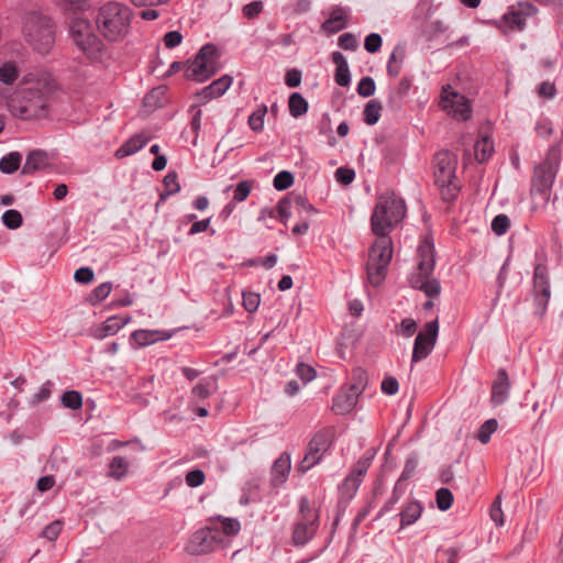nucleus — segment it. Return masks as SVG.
Here are the masks:
<instances>
[{
  "label": "nucleus",
  "instance_id": "nucleus-42",
  "mask_svg": "<svg viewBox=\"0 0 563 563\" xmlns=\"http://www.w3.org/2000/svg\"><path fill=\"white\" fill-rule=\"evenodd\" d=\"M217 528L220 530L222 537L223 534L231 537L235 536L240 531L241 526L236 519L224 518L221 520L220 527Z\"/></svg>",
  "mask_w": 563,
  "mask_h": 563
},
{
  "label": "nucleus",
  "instance_id": "nucleus-5",
  "mask_svg": "<svg viewBox=\"0 0 563 563\" xmlns=\"http://www.w3.org/2000/svg\"><path fill=\"white\" fill-rule=\"evenodd\" d=\"M418 264L409 277L412 288L423 291L428 297H437L441 291L438 279L432 276L434 269V247L428 240H423L417 252Z\"/></svg>",
  "mask_w": 563,
  "mask_h": 563
},
{
  "label": "nucleus",
  "instance_id": "nucleus-55",
  "mask_svg": "<svg viewBox=\"0 0 563 563\" xmlns=\"http://www.w3.org/2000/svg\"><path fill=\"white\" fill-rule=\"evenodd\" d=\"M416 331L417 323L411 318H405L399 324L398 333L405 338L412 336L416 333Z\"/></svg>",
  "mask_w": 563,
  "mask_h": 563
},
{
  "label": "nucleus",
  "instance_id": "nucleus-12",
  "mask_svg": "<svg viewBox=\"0 0 563 563\" xmlns=\"http://www.w3.org/2000/svg\"><path fill=\"white\" fill-rule=\"evenodd\" d=\"M439 106L449 115L461 121L468 120L472 114L470 100L453 90L450 85L442 88Z\"/></svg>",
  "mask_w": 563,
  "mask_h": 563
},
{
  "label": "nucleus",
  "instance_id": "nucleus-57",
  "mask_svg": "<svg viewBox=\"0 0 563 563\" xmlns=\"http://www.w3.org/2000/svg\"><path fill=\"white\" fill-rule=\"evenodd\" d=\"M398 55H400L401 57L402 51L399 48H395L387 64V73L393 77L398 76L400 73V65L397 63Z\"/></svg>",
  "mask_w": 563,
  "mask_h": 563
},
{
  "label": "nucleus",
  "instance_id": "nucleus-35",
  "mask_svg": "<svg viewBox=\"0 0 563 563\" xmlns=\"http://www.w3.org/2000/svg\"><path fill=\"white\" fill-rule=\"evenodd\" d=\"M367 385V374L362 368H355L352 373V383L349 386L354 393L361 395Z\"/></svg>",
  "mask_w": 563,
  "mask_h": 563
},
{
  "label": "nucleus",
  "instance_id": "nucleus-41",
  "mask_svg": "<svg viewBox=\"0 0 563 563\" xmlns=\"http://www.w3.org/2000/svg\"><path fill=\"white\" fill-rule=\"evenodd\" d=\"M496 429H497V421L495 419H489V420L485 421L479 428L478 435H477L478 440L483 444L488 443L490 440V435L496 431Z\"/></svg>",
  "mask_w": 563,
  "mask_h": 563
},
{
  "label": "nucleus",
  "instance_id": "nucleus-50",
  "mask_svg": "<svg viewBox=\"0 0 563 563\" xmlns=\"http://www.w3.org/2000/svg\"><path fill=\"white\" fill-rule=\"evenodd\" d=\"M453 503V495L448 488H440L437 492V505L441 510H448Z\"/></svg>",
  "mask_w": 563,
  "mask_h": 563
},
{
  "label": "nucleus",
  "instance_id": "nucleus-37",
  "mask_svg": "<svg viewBox=\"0 0 563 563\" xmlns=\"http://www.w3.org/2000/svg\"><path fill=\"white\" fill-rule=\"evenodd\" d=\"M111 290V283H102L92 290V292L89 295L88 300L91 305H97L103 299H106L110 295Z\"/></svg>",
  "mask_w": 563,
  "mask_h": 563
},
{
  "label": "nucleus",
  "instance_id": "nucleus-47",
  "mask_svg": "<svg viewBox=\"0 0 563 563\" xmlns=\"http://www.w3.org/2000/svg\"><path fill=\"white\" fill-rule=\"evenodd\" d=\"M260 303L261 296L258 294L252 291H243V307L247 312H255Z\"/></svg>",
  "mask_w": 563,
  "mask_h": 563
},
{
  "label": "nucleus",
  "instance_id": "nucleus-9",
  "mask_svg": "<svg viewBox=\"0 0 563 563\" xmlns=\"http://www.w3.org/2000/svg\"><path fill=\"white\" fill-rule=\"evenodd\" d=\"M319 526V512L310 507L307 498L299 501V517L294 526L292 541L295 545L306 544L314 536Z\"/></svg>",
  "mask_w": 563,
  "mask_h": 563
},
{
  "label": "nucleus",
  "instance_id": "nucleus-60",
  "mask_svg": "<svg viewBox=\"0 0 563 563\" xmlns=\"http://www.w3.org/2000/svg\"><path fill=\"white\" fill-rule=\"evenodd\" d=\"M93 271L89 267H80L75 272L74 278L77 283L89 284L93 280Z\"/></svg>",
  "mask_w": 563,
  "mask_h": 563
},
{
  "label": "nucleus",
  "instance_id": "nucleus-30",
  "mask_svg": "<svg viewBox=\"0 0 563 563\" xmlns=\"http://www.w3.org/2000/svg\"><path fill=\"white\" fill-rule=\"evenodd\" d=\"M288 108L294 118H299L307 113L308 102L299 92H294L289 97Z\"/></svg>",
  "mask_w": 563,
  "mask_h": 563
},
{
  "label": "nucleus",
  "instance_id": "nucleus-48",
  "mask_svg": "<svg viewBox=\"0 0 563 563\" xmlns=\"http://www.w3.org/2000/svg\"><path fill=\"white\" fill-rule=\"evenodd\" d=\"M510 227V220L506 214H498L492 221V230L497 235L505 234Z\"/></svg>",
  "mask_w": 563,
  "mask_h": 563
},
{
  "label": "nucleus",
  "instance_id": "nucleus-25",
  "mask_svg": "<svg viewBox=\"0 0 563 563\" xmlns=\"http://www.w3.org/2000/svg\"><path fill=\"white\" fill-rule=\"evenodd\" d=\"M169 338V334H165L158 330H136L131 334V339L139 346H146L157 341L167 340Z\"/></svg>",
  "mask_w": 563,
  "mask_h": 563
},
{
  "label": "nucleus",
  "instance_id": "nucleus-11",
  "mask_svg": "<svg viewBox=\"0 0 563 563\" xmlns=\"http://www.w3.org/2000/svg\"><path fill=\"white\" fill-rule=\"evenodd\" d=\"M331 437L332 430L330 428L319 430L314 433L308 443L307 452L302 461L297 466V472L303 474L321 461L323 454L331 445Z\"/></svg>",
  "mask_w": 563,
  "mask_h": 563
},
{
  "label": "nucleus",
  "instance_id": "nucleus-24",
  "mask_svg": "<svg viewBox=\"0 0 563 563\" xmlns=\"http://www.w3.org/2000/svg\"><path fill=\"white\" fill-rule=\"evenodd\" d=\"M151 140L145 133L136 134L130 137L123 145L115 151V157L123 158L142 150Z\"/></svg>",
  "mask_w": 563,
  "mask_h": 563
},
{
  "label": "nucleus",
  "instance_id": "nucleus-62",
  "mask_svg": "<svg viewBox=\"0 0 563 563\" xmlns=\"http://www.w3.org/2000/svg\"><path fill=\"white\" fill-rule=\"evenodd\" d=\"M163 41L167 48H174L181 43L183 35L178 31H170L164 35Z\"/></svg>",
  "mask_w": 563,
  "mask_h": 563
},
{
  "label": "nucleus",
  "instance_id": "nucleus-45",
  "mask_svg": "<svg viewBox=\"0 0 563 563\" xmlns=\"http://www.w3.org/2000/svg\"><path fill=\"white\" fill-rule=\"evenodd\" d=\"M164 186L166 194H162L161 198L164 199L166 196L174 195L180 190V185L177 180V174L174 172L168 173L164 177Z\"/></svg>",
  "mask_w": 563,
  "mask_h": 563
},
{
  "label": "nucleus",
  "instance_id": "nucleus-31",
  "mask_svg": "<svg viewBox=\"0 0 563 563\" xmlns=\"http://www.w3.org/2000/svg\"><path fill=\"white\" fill-rule=\"evenodd\" d=\"M22 155L19 152H10L0 159V170L3 174H12L19 169Z\"/></svg>",
  "mask_w": 563,
  "mask_h": 563
},
{
  "label": "nucleus",
  "instance_id": "nucleus-26",
  "mask_svg": "<svg viewBox=\"0 0 563 563\" xmlns=\"http://www.w3.org/2000/svg\"><path fill=\"white\" fill-rule=\"evenodd\" d=\"M332 62L336 66L335 82L341 87H347L350 85L351 79L349 65L345 57L343 56L342 53L334 52L332 53Z\"/></svg>",
  "mask_w": 563,
  "mask_h": 563
},
{
  "label": "nucleus",
  "instance_id": "nucleus-14",
  "mask_svg": "<svg viewBox=\"0 0 563 563\" xmlns=\"http://www.w3.org/2000/svg\"><path fill=\"white\" fill-rule=\"evenodd\" d=\"M457 158L449 151H441L434 157V180L441 188L456 189L454 184Z\"/></svg>",
  "mask_w": 563,
  "mask_h": 563
},
{
  "label": "nucleus",
  "instance_id": "nucleus-28",
  "mask_svg": "<svg viewBox=\"0 0 563 563\" xmlns=\"http://www.w3.org/2000/svg\"><path fill=\"white\" fill-rule=\"evenodd\" d=\"M422 507L417 501H411L406 505V507L400 512V521L401 528L412 525L416 522L421 516Z\"/></svg>",
  "mask_w": 563,
  "mask_h": 563
},
{
  "label": "nucleus",
  "instance_id": "nucleus-29",
  "mask_svg": "<svg viewBox=\"0 0 563 563\" xmlns=\"http://www.w3.org/2000/svg\"><path fill=\"white\" fill-rule=\"evenodd\" d=\"M129 462L122 456H114L109 464L108 475L117 481H121L128 473Z\"/></svg>",
  "mask_w": 563,
  "mask_h": 563
},
{
  "label": "nucleus",
  "instance_id": "nucleus-2",
  "mask_svg": "<svg viewBox=\"0 0 563 563\" xmlns=\"http://www.w3.org/2000/svg\"><path fill=\"white\" fill-rule=\"evenodd\" d=\"M133 11L122 2L109 1L101 5L96 15L99 34L108 42H122L131 32Z\"/></svg>",
  "mask_w": 563,
  "mask_h": 563
},
{
  "label": "nucleus",
  "instance_id": "nucleus-19",
  "mask_svg": "<svg viewBox=\"0 0 563 563\" xmlns=\"http://www.w3.org/2000/svg\"><path fill=\"white\" fill-rule=\"evenodd\" d=\"M510 383L505 369H500L492 386V402L494 406L503 405L509 395Z\"/></svg>",
  "mask_w": 563,
  "mask_h": 563
},
{
  "label": "nucleus",
  "instance_id": "nucleus-21",
  "mask_svg": "<svg viewBox=\"0 0 563 563\" xmlns=\"http://www.w3.org/2000/svg\"><path fill=\"white\" fill-rule=\"evenodd\" d=\"M48 164L47 153L42 150H34L26 156L25 163L22 167V174L32 175L37 170L46 168Z\"/></svg>",
  "mask_w": 563,
  "mask_h": 563
},
{
  "label": "nucleus",
  "instance_id": "nucleus-27",
  "mask_svg": "<svg viewBox=\"0 0 563 563\" xmlns=\"http://www.w3.org/2000/svg\"><path fill=\"white\" fill-rule=\"evenodd\" d=\"M217 389V380L214 377L201 379L191 390L192 397L199 400L211 396Z\"/></svg>",
  "mask_w": 563,
  "mask_h": 563
},
{
  "label": "nucleus",
  "instance_id": "nucleus-43",
  "mask_svg": "<svg viewBox=\"0 0 563 563\" xmlns=\"http://www.w3.org/2000/svg\"><path fill=\"white\" fill-rule=\"evenodd\" d=\"M267 113V108L266 106H263L262 108H260L258 110H256L255 112H253L250 118H249V125L250 128L253 130V131H262L263 126H264V118Z\"/></svg>",
  "mask_w": 563,
  "mask_h": 563
},
{
  "label": "nucleus",
  "instance_id": "nucleus-15",
  "mask_svg": "<svg viewBox=\"0 0 563 563\" xmlns=\"http://www.w3.org/2000/svg\"><path fill=\"white\" fill-rule=\"evenodd\" d=\"M439 335V323L437 320L429 321L417 334L413 343L411 363H418L427 358L433 351Z\"/></svg>",
  "mask_w": 563,
  "mask_h": 563
},
{
  "label": "nucleus",
  "instance_id": "nucleus-4",
  "mask_svg": "<svg viewBox=\"0 0 563 563\" xmlns=\"http://www.w3.org/2000/svg\"><path fill=\"white\" fill-rule=\"evenodd\" d=\"M22 33L25 41L38 53L46 54L55 43V23L42 11H30L24 15Z\"/></svg>",
  "mask_w": 563,
  "mask_h": 563
},
{
  "label": "nucleus",
  "instance_id": "nucleus-3",
  "mask_svg": "<svg viewBox=\"0 0 563 563\" xmlns=\"http://www.w3.org/2000/svg\"><path fill=\"white\" fill-rule=\"evenodd\" d=\"M406 214L405 201L394 192H386L378 197L375 205L371 225L377 238L388 236L389 231L397 225Z\"/></svg>",
  "mask_w": 563,
  "mask_h": 563
},
{
  "label": "nucleus",
  "instance_id": "nucleus-58",
  "mask_svg": "<svg viewBox=\"0 0 563 563\" xmlns=\"http://www.w3.org/2000/svg\"><path fill=\"white\" fill-rule=\"evenodd\" d=\"M382 46V37L377 33H371L365 37L364 47L368 53H376Z\"/></svg>",
  "mask_w": 563,
  "mask_h": 563
},
{
  "label": "nucleus",
  "instance_id": "nucleus-33",
  "mask_svg": "<svg viewBox=\"0 0 563 563\" xmlns=\"http://www.w3.org/2000/svg\"><path fill=\"white\" fill-rule=\"evenodd\" d=\"M474 151L478 162L487 161L494 151L493 141L487 136L482 137L475 143Z\"/></svg>",
  "mask_w": 563,
  "mask_h": 563
},
{
  "label": "nucleus",
  "instance_id": "nucleus-32",
  "mask_svg": "<svg viewBox=\"0 0 563 563\" xmlns=\"http://www.w3.org/2000/svg\"><path fill=\"white\" fill-rule=\"evenodd\" d=\"M383 110V106L380 101L376 99L369 100L364 109V122L368 125H373L378 122L380 118V113Z\"/></svg>",
  "mask_w": 563,
  "mask_h": 563
},
{
  "label": "nucleus",
  "instance_id": "nucleus-40",
  "mask_svg": "<svg viewBox=\"0 0 563 563\" xmlns=\"http://www.w3.org/2000/svg\"><path fill=\"white\" fill-rule=\"evenodd\" d=\"M60 3L65 11L71 13L84 12L90 8V0H62Z\"/></svg>",
  "mask_w": 563,
  "mask_h": 563
},
{
  "label": "nucleus",
  "instance_id": "nucleus-16",
  "mask_svg": "<svg viewBox=\"0 0 563 563\" xmlns=\"http://www.w3.org/2000/svg\"><path fill=\"white\" fill-rule=\"evenodd\" d=\"M372 460L373 455L363 456L355 463L351 473L340 486V495L342 499L350 501L355 496L363 477L371 466Z\"/></svg>",
  "mask_w": 563,
  "mask_h": 563
},
{
  "label": "nucleus",
  "instance_id": "nucleus-56",
  "mask_svg": "<svg viewBox=\"0 0 563 563\" xmlns=\"http://www.w3.org/2000/svg\"><path fill=\"white\" fill-rule=\"evenodd\" d=\"M206 475L201 470H192L186 475V483L189 487H198L205 483Z\"/></svg>",
  "mask_w": 563,
  "mask_h": 563
},
{
  "label": "nucleus",
  "instance_id": "nucleus-44",
  "mask_svg": "<svg viewBox=\"0 0 563 563\" xmlns=\"http://www.w3.org/2000/svg\"><path fill=\"white\" fill-rule=\"evenodd\" d=\"M505 22L511 29L522 30L526 24V18L520 11H510L505 14Z\"/></svg>",
  "mask_w": 563,
  "mask_h": 563
},
{
  "label": "nucleus",
  "instance_id": "nucleus-51",
  "mask_svg": "<svg viewBox=\"0 0 563 563\" xmlns=\"http://www.w3.org/2000/svg\"><path fill=\"white\" fill-rule=\"evenodd\" d=\"M375 92V82L371 77H363L357 85V93L362 97H371Z\"/></svg>",
  "mask_w": 563,
  "mask_h": 563
},
{
  "label": "nucleus",
  "instance_id": "nucleus-1",
  "mask_svg": "<svg viewBox=\"0 0 563 563\" xmlns=\"http://www.w3.org/2000/svg\"><path fill=\"white\" fill-rule=\"evenodd\" d=\"M54 89V81L46 73L24 75L21 87L14 91L8 102L10 113L21 120L45 117Z\"/></svg>",
  "mask_w": 563,
  "mask_h": 563
},
{
  "label": "nucleus",
  "instance_id": "nucleus-20",
  "mask_svg": "<svg viewBox=\"0 0 563 563\" xmlns=\"http://www.w3.org/2000/svg\"><path fill=\"white\" fill-rule=\"evenodd\" d=\"M349 11L342 7H334L329 18L323 22L322 29L330 33H338L346 27Z\"/></svg>",
  "mask_w": 563,
  "mask_h": 563
},
{
  "label": "nucleus",
  "instance_id": "nucleus-8",
  "mask_svg": "<svg viewBox=\"0 0 563 563\" xmlns=\"http://www.w3.org/2000/svg\"><path fill=\"white\" fill-rule=\"evenodd\" d=\"M217 47L207 44L200 48L195 59L185 70L186 78L195 81H205L219 70Z\"/></svg>",
  "mask_w": 563,
  "mask_h": 563
},
{
  "label": "nucleus",
  "instance_id": "nucleus-7",
  "mask_svg": "<svg viewBox=\"0 0 563 563\" xmlns=\"http://www.w3.org/2000/svg\"><path fill=\"white\" fill-rule=\"evenodd\" d=\"M391 255V239L389 236L377 238L369 249L366 265L367 276L372 285L378 286L384 280Z\"/></svg>",
  "mask_w": 563,
  "mask_h": 563
},
{
  "label": "nucleus",
  "instance_id": "nucleus-36",
  "mask_svg": "<svg viewBox=\"0 0 563 563\" xmlns=\"http://www.w3.org/2000/svg\"><path fill=\"white\" fill-rule=\"evenodd\" d=\"M62 404L64 407L77 410L82 407V397L79 391L68 390L62 396Z\"/></svg>",
  "mask_w": 563,
  "mask_h": 563
},
{
  "label": "nucleus",
  "instance_id": "nucleus-52",
  "mask_svg": "<svg viewBox=\"0 0 563 563\" xmlns=\"http://www.w3.org/2000/svg\"><path fill=\"white\" fill-rule=\"evenodd\" d=\"M232 78L228 75L220 77L219 79L211 82V89L214 90L216 96H222L231 86Z\"/></svg>",
  "mask_w": 563,
  "mask_h": 563
},
{
  "label": "nucleus",
  "instance_id": "nucleus-53",
  "mask_svg": "<svg viewBox=\"0 0 563 563\" xmlns=\"http://www.w3.org/2000/svg\"><path fill=\"white\" fill-rule=\"evenodd\" d=\"M489 515H490L492 520L497 526L500 527L504 525V512L501 510V498L499 495L496 497L495 501L493 503V505L490 507Z\"/></svg>",
  "mask_w": 563,
  "mask_h": 563
},
{
  "label": "nucleus",
  "instance_id": "nucleus-39",
  "mask_svg": "<svg viewBox=\"0 0 563 563\" xmlns=\"http://www.w3.org/2000/svg\"><path fill=\"white\" fill-rule=\"evenodd\" d=\"M2 222L7 228L15 230L22 224V216L18 210L10 209L2 214Z\"/></svg>",
  "mask_w": 563,
  "mask_h": 563
},
{
  "label": "nucleus",
  "instance_id": "nucleus-13",
  "mask_svg": "<svg viewBox=\"0 0 563 563\" xmlns=\"http://www.w3.org/2000/svg\"><path fill=\"white\" fill-rule=\"evenodd\" d=\"M223 542L224 540L217 527H207L192 534L186 550L192 555L206 554L221 547Z\"/></svg>",
  "mask_w": 563,
  "mask_h": 563
},
{
  "label": "nucleus",
  "instance_id": "nucleus-63",
  "mask_svg": "<svg viewBox=\"0 0 563 563\" xmlns=\"http://www.w3.org/2000/svg\"><path fill=\"white\" fill-rule=\"evenodd\" d=\"M294 207H295V210L299 213L301 212H314V208L311 203L308 202V200L306 198H303L302 196H296L294 197Z\"/></svg>",
  "mask_w": 563,
  "mask_h": 563
},
{
  "label": "nucleus",
  "instance_id": "nucleus-23",
  "mask_svg": "<svg viewBox=\"0 0 563 563\" xmlns=\"http://www.w3.org/2000/svg\"><path fill=\"white\" fill-rule=\"evenodd\" d=\"M291 461L288 453H283L274 462L272 467V483L275 486L284 484L290 472Z\"/></svg>",
  "mask_w": 563,
  "mask_h": 563
},
{
  "label": "nucleus",
  "instance_id": "nucleus-17",
  "mask_svg": "<svg viewBox=\"0 0 563 563\" xmlns=\"http://www.w3.org/2000/svg\"><path fill=\"white\" fill-rule=\"evenodd\" d=\"M533 294L536 313L543 316L551 296L548 268L543 264H538L534 268Z\"/></svg>",
  "mask_w": 563,
  "mask_h": 563
},
{
  "label": "nucleus",
  "instance_id": "nucleus-34",
  "mask_svg": "<svg viewBox=\"0 0 563 563\" xmlns=\"http://www.w3.org/2000/svg\"><path fill=\"white\" fill-rule=\"evenodd\" d=\"M292 209H295L294 198L286 197V198H283L278 202L276 210L275 209L269 210L268 216L271 218H277V216H276V212H277L280 221H284L285 219H287L290 216V212Z\"/></svg>",
  "mask_w": 563,
  "mask_h": 563
},
{
  "label": "nucleus",
  "instance_id": "nucleus-46",
  "mask_svg": "<svg viewBox=\"0 0 563 563\" xmlns=\"http://www.w3.org/2000/svg\"><path fill=\"white\" fill-rule=\"evenodd\" d=\"M274 187L277 190H285L292 186L294 176L287 170L279 172L273 180Z\"/></svg>",
  "mask_w": 563,
  "mask_h": 563
},
{
  "label": "nucleus",
  "instance_id": "nucleus-18",
  "mask_svg": "<svg viewBox=\"0 0 563 563\" xmlns=\"http://www.w3.org/2000/svg\"><path fill=\"white\" fill-rule=\"evenodd\" d=\"M130 321H131L130 316L109 317L101 324L90 328L89 335L97 340H103L107 336L117 334Z\"/></svg>",
  "mask_w": 563,
  "mask_h": 563
},
{
  "label": "nucleus",
  "instance_id": "nucleus-22",
  "mask_svg": "<svg viewBox=\"0 0 563 563\" xmlns=\"http://www.w3.org/2000/svg\"><path fill=\"white\" fill-rule=\"evenodd\" d=\"M358 396L350 388L344 389L333 398L332 409L339 415L347 413L355 407Z\"/></svg>",
  "mask_w": 563,
  "mask_h": 563
},
{
  "label": "nucleus",
  "instance_id": "nucleus-61",
  "mask_svg": "<svg viewBox=\"0 0 563 563\" xmlns=\"http://www.w3.org/2000/svg\"><path fill=\"white\" fill-rule=\"evenodd\" d=\"M339 45L343 49L355 51L358 46V43L353 34L344 33L339 37Z\"/></svg>",
  "mask_w": 563,
  "mask_h": 563
},
{
  "label": "nucleus",
  "instance_id": "nucleus-49",
  "mask_svg": "<svg viewBox=\"0 0 563 563\" xmlns=\"http://www.w3.org/2000/svg\"><path fill=\"white\" fill-rule=\"evenodd\" d=\"M251 190H252L251 181H249V180L240 181L233 191V200L236 202L244 201L247 198V196L250 195Z\"/></svg>",
  "mask_w": 563,
  "mask_h": 563
},
{
  "label": "nucleus",
  "instance_id": "nucleus-10",
  "mask_svg": "<svg viewBox=\"0 0 563 563\" xmlns=\"http://www.w3.org/2000/svg\"><path fill=\"white\" fill-rule=\"evenodd\" d=\"M559 166L556 151H550L545 159L536 167L531 184V194H539L543 200H548L549 190L553 185Z\"/></svg>",
  "mask_w": 563,
  "mask_h": 563
},
{
  "label": "nucleus",
  "instance_id": "nucleus-59",
  "mask_svg": "<svg viewBox=\"0 0 563 563\" xmlns=\"http://www.w3.org/2000/svg\"><path fill=\"white\" fill-rule=\"evenodd\" d=\"M355 178V173L353 169L339 167L335 170V179L342 185H350Z\"/></svg>",
  "mask_w": 563,
  "mask_h": 563
},
{
  "label": "nucleus",
  "instance_id": "nucleus-64",
  "mask_svg": "<svg viewBox=\"0 0 563 563\" xmlns=\"http://www.w3.org/2000/svg\"><path fill=\"white\" fill-rule=\"evenodd\" d=\"M297 375L305 383H308V382L312 380L316 377V371L311 366H309L307 364H303V363H300L297 366Z\"/></svg>",
  "mask_w": 563,
  "mask_h": 563
},
{
  "label": "nucleus",
  "instance_id": "nucleus-54",
  "mask_svg": "<svg viewBox=\"0 0 563 563\" xmlns=\"http://www.w3.org/2000/svg\"><path fill=\"white\" fill-rule=\"evenodd\" d=\"M63 529V522L60 520H55L46 526L42 532V536L51 541L57 539Z\"/></svg>",
  "mask_w": 563,
  "mask_h": 563
},
{
  "label": "nucleus",
  "instance_id": "nucleus-6",
  "mask_svg": "<svg viewBox=\"0 0 563 563\" xmlns=\"http://www.w3.org/2000/svg\"><path fill=\"white\" fill-rule=\"evenodd\" d=\"M70 33L76 46L92 62H99L107 54L102 40L92 33L87 20L76 19L70 23Z\"/></svg>",
  "mask_w": 563,
  "mask_h": 563
},
{
  "label": "nucleus",
  "instance_id": "nucleus-38",
  "mask_svg": "<svg viewBox=\"0 0 563 563\" xmlns=\"http://www.w3.org/2000/svg\"><path fill=\"white\" fill-rule=\"evenodd\" d=\"M19 73L15 65L5 63L0 67V82L11 85L18 79Z\"/></svg>",
  "mask_w": 563,
  "mask_h": 563
}]
</instances>
